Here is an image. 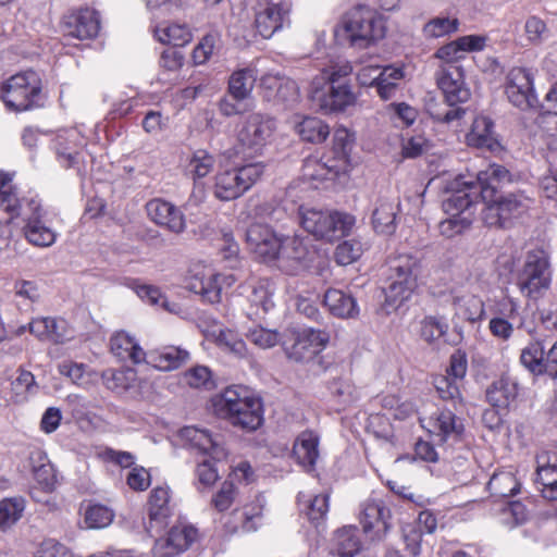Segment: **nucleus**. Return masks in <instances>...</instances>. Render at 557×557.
I'll return each instance as SVG.
<instances>
[{
	"instance_id": "nucleus-1",
	"label": "nucleus",
	"mask_w": 557,
	"mask_h": 557,
	"mask_svg": "<svg viewBox=\"0 0 557 557\" xmlns=\"http://www.w3.org/2000/svg\"><path fill=\"white\" fill-rule=\"evenodd\" d=\"M212 408L216 416L228 420L233 425L253 431L262 421V404L250 397L247 388L240 385L226 387L212 398Z\"/></svg>"
},
{
	"instance_id": "nucleus-2",
	"label": "nucleus",
	"mask_w": 557,
	"mask_h": 557,
	"mask_svg": "<svg viewBox=\"0 0 557 557\" xmlns=\"http://www.w3.org/2000/svg\"><path fill=\"white\" fill-rule=\"evenodd\" d=\"M385 30L381 14L367 5H357L343 16L336 36L343 35L354 47L366 48L382 39Z\"/></svg>"
},
{
	"instance_id": "nucleus-3",
	"label": "nucleus",
	"mask_w": 557,
	"mask_h": 557,
	"mask_svg": "<svg viewBox=\"0 0 557 557\" xmlns=\"http://www.w3.org/2000/svg\"><path fill=\"white\" fill-rule=\"evenodd\" d=\"M299 222L315 239L334 242L346 236L355 224V218L345 212L300 207Z\"/></svg>"
},
{
	"instance_id": "nucleus-4",
	"label": "nucleus",
	"mask_w": 557,
	"mask_h": 557,
	"mask_svg": "<svg viewBox=\"0 0 557 557\" xmlns=\"http://www.w3.org/2000/svg\"><path fill=\"white\" fill-rule=\"evenodd\" d=\"M436 82L443 92L445 102L450 109L444 112H432L433 119L444 123L460 120L466 111L458 106L467 102L471 96L470 89L465 83L462 69L456 64H447L437 72Z\"/></svg>"
},
{
	"instance_id": "nucleus-5",
	"label": "nucleus",
	"mask_w": 557,
	"mask_h": 557,
	"mask_svg": "<svg viewBox=\"0 0 557 557\" xmlns=\"http://www.w3.org/2000/svg\"><path fill=\"white\" fill-rule=\"evenodd\" d=\"M419 263L410 256H399L391 261L388 285L385 288V309H397L417 287Z\"/></svg>"
},
{
	"instance_id": "nucleus-6",
	"label": "nucleus",
	"mask_w": 557,
	"mask_h": 557,
	"mask_svg": "<svg viewBox=\"0 0 557 557\" xmlns=\"http://www.w3.org/2000/svg\"><path fill=\"white\" fill-rule=\"evenodd\" d=\"M0 98L10 111H26L39 106L41 79L35 71L15 74L0 88Z\"/></svg>"
},
{
	"instance_id": "nucleus-7",
	"label": "nucleus",
	"mask_w": 557,
	"mask_h": 557,
	"mask_svg": "<svg viewBox=\"0 0 557 557\" xmlns=\"http://www.w3.org/2000/svg\"><path fill=\"white\" fill-rule=\"evenodd\" d=\"M552 272L547 253L542 249L528 251L516 274V285L531 299L541 297L550 285Z\"/></svg>"
},
{
	"instance_id": "nucleus-8",
	"label": "nucleus",
	"mask_w": 557,
	"mask_h": 557,
	"mask_svg": "<svg viewBox=\"0 0 557 557\" xmlns=\"http://www.w3.org/2000/svg\"><path fill=\"white\" fill-rule=\"evenodd\" d=\"M263 171V164L258 162L218 173L213 187L214 196L222 201L240 197L260 180Z\"/></svg>"
},
{
	"instance_id": "nucleus-9",
	"label": "nucleus",
	"mask_w": 557,
	"mask_h": 557,
	"mask_svg": "<svg viewBox=\"0 0 557 557\" xmlns=\"http://www.w3.org/2000/svg\"><path fill=\"white\" fill-rule=\"evenodd\" d=\"M310 98L324 113L344 111L356 102V96L348 84H327L320 79L312 81Z\"/></svg>"
},
{
	"instance_id": "nucleus-10",
	"label": "nucleus",
	"mask_w": 557,
	"mask_h": 557,
	"mask_svg": "<svg viewBox=\"0 0 557 557\" xmlns=\"http://www.w3.org/2000/svg\"><path fill=\"white\" fill-rule=\"evenodd\" d=\"M508 101L522 111L536 109L539 99L533 88V75L524 67H512L505 83Z\"/></svg>"
},
{
	"instance_id": "nucleus-11",
	"label": "nucleus",
	"mask_w": 557,
	"mask_h": 557,
	"mask_svg": "<svg viewBox=\"0 0 557 557\" xmlns=\"http://www.w3.org/2000/svg\"><path fill=\"white\" fill-rule=\"evenodd\" d=\"M275 131V121L262 113L247 115L238 131V143L245 150L260 152Z\"/></svg>"
},
{
	"instance_id": "nucleus-12",
	"label": "nucleus",
	"mask_w": 557,
	"mask_h": 557,
	"mask_svg": "<svg viewBox=\"0 0 557 557\" xmlns=\"http://www.w3.org/2000/svg\"><path fill=\"white\" fill-rule=\"evenodd\" d=\"M330 335L322 330L304 329L290 347L286 349L288 359L304 364L320 363V354L326 347Z\"/></svg>"
},
{
	"instance_id": "nucleus-13",
	"label": "nucleus",
	"mask_w": 557,
	"mask_h": 557,
	"mask_svg": "<svg viewBox=\"0 0 557 557\" xmlns=\"http://www.w3.org/2000/svg\"><path fill=\"white\" fill-rule=\"evenodd\" d=\"M525 200V198L515 194L494 197L484 202L482 219L488 226L504 227L511 219L519 216L527 210Z\"/></svg>"
},
{
	"instance_id": "nucleus-14",
	"label": "nucleus",
	"mask_w": 557,
	"mask_h": 557,
	"mask_svg": "<svg viewBox=\"0 0 557 557\" xmlns=\"http://www.w3.org/2000/svg\"><path fill=\"white\" fill-rule=\"evenodd\" d=\"M198 539V530L188 523L173 525L166 536L158 539L152 548L154 557H175L187 550Z\"/></svg>"
},
{
	"instance_id": "nucleus-15",
	"label": "nucleus",
	"mask_w": 557,
	"mask_h": 557,
	"mask_svg": "<svg viewBox=\"0 0 557 557\" xmlns=\"http://www.w3.org/2000/svg\"><path fill=\"white\" fill-rule=\"evenodd\" d=\"M29 213L24 216L23 234L26 240L36 247H50L55 243L57 233L47 225L39 200L32 198L27 202Z\"/></svg>"
},
{
	"instance_id": "nucleus-16",
	"label": "nucleus",
	"mask_w": 557,
	"mask_h": 557,
	"mask_svg": "<svg viewBox=\"0 0 557 557\" xmlns=\"http://www.w3.org/2000/svg\"><path fill=\"white\" fill-rule=\"evenodd\" d=\"M290 5L285 1H269L259 4L255 14L257 32L265 39L271 38L276 32L288 26Z\"/></svg>"
},
{
	"instance_id": "nucleus-17",
	"label": "nucleus",
	"mask_w": 557,
	"mask_h": 557,
	"mask_svg": "<svg viewBox=\"0 0 557 557\" xmlns=\"http://www.w3.org/2000/svg\"><path fill=\"white\" fill-rule=\"evenodd\" d=\"M246 240L251 251L263 262L278 259L282 240L268 225L251 224L246 232Z\"/></svg>"
},
{
	"instance_id": "nucleus-18",
	"label": "nucleus",
	"mask_w": 557,
	"mask_h": 557,
	"mask_svg": "<svg viewBox=\"0 0 557 557\" xmlns=\"http://www.w3.org/2000/svg\"><path fill=\"white\" fill-rule=\"evenodd\" d=\"M475 190L469 186L461 185L459 176L451 182L447 189V196L443 200L442 207L447 215L468 216L473 219L475 206L479 201Z\"/></svg>"
},
{
	"instance_id": "nucleus-19",
	"label": "nucleus",
	"mask_w": 557,
	"mask_h": 557,
	"mask_svg": "<svg viewBox=\"0 0 557 557\" xmlns=\"http://www.w3.org/2000/svg\"><path fill=\"white\" fill-rule=\"evenodd\" d=\"M149 219L169 232L180 235L186 230V218L174 203L163 199H152L146 205Z\"/></svg>"
},
{
	"instance_id": "nucleus-20",
	"label": "nucleus",
	"mask_w": 557,
	"mask_h": 557,
	"mask_svg": "<svg viewBox=\"0 0 557 557\" xmlns=\"http://www.w3.org/2000/svg\"><path fill=\"white\" fill-rule=\"evenodd\" d=\"M180 437L184 444L200 454L209 455L213 460H222L226 457V450L219 435H212L206 429L185 426L180 431Z\"/></svg>"
},
{
	"instance_id": "nucleus-21",
	"label": "nucleus",
	"mask_w": 557,
	"mask_h": 557,
	"mask_svg": "<svg viewBox=\"0 0 557 557\" xmlns=\"http://www.w3.org/2000/svg\"><path fill=\"white\" fill-rule=\"evenodd\" d=\"M62 29L65 36L79 40L94 38L100 29L99 14L89 8L72 12L64 16Z\"/></svg>"
},
{
	"instance_id": "nucleus-22",
	"label": "nucleus",
	"mask_w": 557,
	"mask_h": 557,
	"mask_svg": "<svg viewBox=\"0 0 557 557\" xmlns=\"http://www.w3.org/2000/svg\"><path fill=\"white\" fill-rule=\"evenodd\" d=\"M466 141L470 147L494 153L502 150V145L494 131V122L484 115H479L473 120L471 128L466 135Z\"/></svg>"
},
{
	"instance_id": "nucleus-23",
	"label": "nucleus",
	"mask_w": 557,
	"mask_h": 557,
	"mask_svg": "<svg viewBox=\"0 0 557 557\" xmlns=\"http://www.w3.org/2000/svg\"><path fill=\"white\" fill-rule=\"evenodd\" d=\"M169 491L164 487L152 490L149 497L148 521L145 522L146 532L153 536L166 524L170 517Z\"/></svg>"
},
{
	"instance_id": "nucleus-24",
	"label": "nucleus",
	"mask_w": 557,
	"mask_h": 557,
	"mask_svg": "<svg viewBox=\"0 0 557 557\" xmlns=\"http://www.w3.org/2000/svg\"><path fill=\"white\" fill-rule=\"evenodd\" d=\"M430 432L445 443L449 440L458 441L465 430L462 420L449 408H443L430 418Z\"/></svg>"
},
{
	"instance_id": "nucleus-25",
	"label": "nucleus",
	"mask_w": 557,
	"mask_h": 557,
	"mask_svg": "<svg viewBox=\"0 0 557 557\" xmlns=\"http://www.w3.org/2000/svg\"><path fill=\"white\" fill-rule=\"evenodd\" d=\"M86 146V140L77 131L66 132V136H58L55 140V153L62 166L74 168L83 161L82 149Z\"/></svg>"
},
{
	"instance_id": "nucleus-26",
	"label": "nucleus",
	"mask_w": 557,
	"mask_h": 557,
	"mask_svg": "<svg viewBox=\"0 0 557 557\" xmlns=\"http://www.w3.org/2000/svg\"><path fill=\"white\" fill-rule=\"evenodd\" d=\"M389 509L382 500L368 499L361 505L360 523L363 532L369 533L376 529V533L385 532L388 528Z\"/></svg>"
},
{
	"instance_id": "nucleus-27",
	"label": "nucleus",
	"mask_w": 557,
	"mask_h": 557,
	"mask_svg": "<svg viewBox=\"0 0 557 557\" xmlns=\"http://www.w3.org/2000/svg\"><path fill=\"white\" fill-rule=\"evenodd\" d=\"M189 359V352L181 347L166 346L146 352L145 362L160 371H172Z\"/></svg>"
},
{
	"instance_id": "nucleus-28",
	"label": "nucleus",
	"mask_w": 557,
	"mask_h": 557,
	"mask_svg": "<svg viewBox=\"0 0 557 557\" xmlns=\"http://www.w3.org/2000/svg\"><path fill=\"white\" fill-rule=\"evenodd\" d=\"M112 354L122 361L129 360L135 364L145 362L146 352L137 341L124 331L116 332L110 339Z\"/></svg>"
},
{
	"instance_id": "nucleus-29",
	"label": "nucleus",
	"mask_w": 557,
	"mask_h": 557,
	"mask_svg": "<svg viewBox=\"0 0 557 557\" xmlns=\"http://www.w3.org/2000/svg\"><path fill=\"white\" fill-rule=\"evenodd\" d=\"M323 304L337 318L355 319L359 315L357 300L341 289H327L324 294Z\"/></svg>"
},
{
	"instance_id": "nucleus-30",
	"label": "nucleus",
	"mask_w": 557,
	"mask_h": 557,
	"mask_svg": "<svg viewBox=\"0 0 557 557\" xmlns=\"http://www.w3.org/2000/svg\"><path fill=\"white\" fill-rule=\"evenodd\" d=\"M233 282L232 275L211 274L206 278L195 277L189 288L195 294H199L205 301L218 304L221 301L223 283L231 286Z\"/></svg>"
},
{
	"instance_id": "nucleus-31",
	"label": "nucleus",
	"mask_w": 557,
	"mask_h": 557,
	"mask_svg": "<svg viewBox=\"0 0 557 557\" xmlns=\"http://www.w3.org/2000/svg\"><path fill=\"white\" fill-rule=\"evenodd\" d=\"M319 437L312 431H304L296 438L293 447L294 456L299 465L311 471L319 457Z\"/></svg>"
},
{
	"instance_id": "nucleus-32",
	"label": "nucleus",
	"mask_w": 557,
	"mask_h": 557,
	"mask_svg": "<svg viewBox=\"0 0 557 557\" xmlns=\"http://www.w3.org/2000/svg\"><path fill=\"white\" fill-rule=\"evenodd\" d=\"M398 203L379 199L372 213V225L376 233L391 235L396 230Z\"/></svg>"
},
{
	"instance_id": "nucleus-33",
	"label": "nucleus",
	"mask_w": 557,
	"mask_h": 557,
	"mask_svg": "<svg viewBox=\"0 0 557 557\" xmlns=\"http://www.w3.org/2000/svg\"><path fill=\"white\" fill-rule=\"evenodd\" d=\"M517 384L508 377L493 382L486 391L487 401L498 408H506L517 397Z\"/></svg>"
},
{
	"instance_id": "nucleus-34",
	"label": "nucleus",
	"mask_w": 557,
	"mask_h": 557,
	"mask_svg": "<svg viewBox=\"0 0 557 557\" xmlns=\"http://www.w3.org/2000/svg\"><path fill=\"white\" fill-rule=\"evenodd\" d=\"M333 542V549L339 557H354L361 549L358 530L355 527H344L337 530Z\"/></svg>"
},
{
	"instance_id": "nucleus-35",
	"label": "nucleus",
	"mask_w": 557,
	"mask_h": 557,
	"mask_svg": "<svg viewBox=\"0 0 557 557\" xmlns=\"http://www.w3.org/2000/svg\"><path fill=\"white\" fill-rule=\"evenodd\" d=\"M257 74L253 69H242L234 72L228 81L231 97L237 101L247 99L255 86Z\"/></svg>"
},
{
	"instance_id": "nucleus-36",
	"label": "nucleus",
	"mask_w": 557,
	"mask_h": 557,
	"mask_svg": "<svg viewBox=\"0 0 557 557\" xmlns=\"http://www.w3.org/2000/svg\"><path fill=\"white\" fill-rule=\"evenodd\" d=\"M306 495L304 493H299L298 503L300 506V511L304 512L310 522L315 524L317 527L324 521L327 511H329V495L327 494H319L313 497H308L302 502Z\"/></svg>"
},
{
	"instance_id": "nucleus-37",
	"label": "nucleus",
	"mask_w": 557,
	"mask_h": 557,
	"mask_svg": "<svg viewBox=\"0 0 557 557\" xmlns=\"http://www.w3.org/2000/svg\"><path fill=\"white\" fill-rule=\"evenodd\" d=\"M487 490L495 497H509L520 491V483L511 471H499L492 475Z\"/></svg>"
},
{
	"instance_id": "nucleus-38",
	"label": "nucleus",
	"mask_w": 557,
	"mask_h": 557,
	"mask_svg": "<svg viewBox=\"0 0 557 557\" xmlns=\"http://www.w3.org/2000/svg\"><path fill=\"white\" fill-rule=\"evenodd\" d=\"M296 132L302 140L312 144L323 143L329 134V126L318 117L307 116L295 126Z\"/></svg>"
},
{
	"instance_id": "nucleus-39",
	"label": "nucleus",
	"mask_w": 557,
	"mask_h": 557,
	"mask_svg": "<svg viewBox=\"0 0 557 557\" xmlns=\"http://www.w3.org/2000/svg\"><path fill=\"white\" fill-rule=\"evenodd\" d=\"M30 199H18L12 186L5 185V188L0 190V211L9 214L7 222L12 221L15 216L22 215L23 218L29 213L27 202Z\"/></svg>"
},
{
	"instance_id": "nucleus-40",
	"label": "nucleus",
	"mask_w": 557,
	"mask_h": 557,
	"mask_svg": "<svg viewBox=\"0 0 557 557\" xmlns=\"http://www.w3.org/2000/svg\"><path fill=\"white\" fill-rule=\"evenodd\" d=\"M157 39L162 44L172 45V47H182L191 40V33L185 24H171L169 26L157 28Z\"/></svg>"
},
{
	"instance_id": "nucleus-41",
	"label": "nucleus",
	"mask_w": 557,
	"mask_h": 557,
	"mask_svg": "<svg viewBox=\"0 0 557 557\" xmlns=\"http://www.w3.org/2000/svg\"><path fill=\"white\" fill-rule=\"evenodd\" d=\"M456 313L467 321L474 322L484 313L483 301L474 295H463L454 298Z\"/></svg>"
},
{
	"instance_id": "nucleus-42",
	"label": "nucleus",
	"mask_w": 557,
	"mask_h": 557,
	"mask_svg": "<svg viewBox=\"0 0 557 557\" xmlns=\"http://www.w3.org/2000/svg\"><path fill=\"white\" fill-rule=\"evenodd\" d=\"M25 502L22 497L5 498L0 502V530L5 531L22 517Z\"/></svg>"
},
{
	"instance_id": "nucleus-43",
	"label": "nucleus",
	"mask_w": 557,
	"mask_h": 557,
	"mask_svg": "<svg viewBox=\"0 0 557 557\" xmlns=\"http://www.w3.org/2000/svg\"><path fill=\"white\" fill-rule=\"evenodd\" d=\"M545 356L540 343H531L522 349L520 361L533 374L545 373Z\"/></svg>"
},
{
	"instance_id": "nucleus-44",
	"label": "nucleus",
	"mask_w": 557,
	"mask_h": 557,
	"mask_svg": "<svg viewBox=\"0 0 557 557\" xmlns=\"http://www.w3.org/2000/svg\"><path fill=\"white\" fill-rule=\"evenodd\" d=\"M215 165V158L205 149L196 150L188 164L189 173L193 178L200 180L211 173Z\"/></svg>"
},
{
	"instance_id": "nucleus-45",
	"label": "nucleus",
	"mask_w": 557,
	"mask_h": 557,
	"mask_svg": "<svg viewBox=\"0 0 557 557\" xmlns=\"http://www.w3.org/2000/svg\"><path fill=\"white\" fill-rule=\"evenodd\" d=\"M459 21L447 16H437L430 20L423 26V35L425 38H440L457 32Z\"/></svg>"
},
{
	"instance_id": "nucleus-46",
	"label": "nucleus",
	"mask_w": 557,
	"mask_h": 557,
	"mask_svg": "<svg viewBox=\"0 0 557 557\" xmlns=\"http://www.w3.org/2000/svg\"><path fill=\"white\" fill-rule=\"evenodd\" d=\"M278 261H295L302 262L307 259L309 253L308 248L304 242L298 237H286L282 240Z\"/></svg>"
},
{
	"instance_id": "nucleus-47",
	"label": "nucleus",
	"mask_w": 557,
	"mask_h": 557,
	"mask_svg": "<svg viewBox=\"0 0 557 557\" xmlns=\"http://www.w3.org/2000/svg\"><path fill=\"white\" fill-rule=\"evenodd\" d=\"M34 480L46 492H52L57 483V475L53 466L49 460L39 456L38 462L33 465Z\"/></svg>"
},
{
	"instance_id": "nucleus-48",
	"label": "nucleus",
	"mask_w": 557,
	"mask_h": 557,
	"mask_svg": "<svg viewBox=\"0 0 557 557\" xmlns=\"http://www.w3.org/2000/svg\"><path fill=\"white\" fill-rule=\"evenodd\" d=\"M447 330L448 324L442 318L428 315L420 322V336L428 343L437 341Z\"/></svg>"
},
{
	"instance_id": "nucleus-49",
	"label": "nucleus",
	"mask_w": 557,
	"mask_h": 557,
	"mask_svg": "<svg viewBox=\"0 0 557 557\" xmlns=\"http://www.w3.org/2000/svg\"><path fill=\"white\" fill-rule=\"evenodd\" d=\"M459 182L461 185L473 188V190L476 191L475 195H478L483 202L491 200L494 197L496 198L498 188H502L500 185L496 184V181L488 180L487 184H485L483 181L478 180V175L475 178L472 176L460 175Z\"/></svg>"
},
{
	"instance_id": "nucleus-50",
	"label": "nucleus",
	"mask_w": 557,
	"mask_h": 557,
	"mask_svg": "<svg viewBox=\"0 0 557 557\" xmlns=\"http://www.w3.org/2000/svg\"><path fill=\"white\" fill-rule=\"evenodd\" d=\"M113 511L107 506L95 504L85 511V522L90 529L108 527L113 520Z\"/></svg>"
},
{
	"instance_id": "nucleus-51",
	"label": "nucleus",
	"mask_w": 557,
	"mask_h": 557,
	"mask_svg": "<svg viewBox=\"0 0 557 557\" xmlns=\"http://www.w3.org/2000/svg\"><path fill=\"white\" fill-rule=\"evenodd\" d=\"M184 382L194 388L210 389L214 386L211 370L205 366H196L184 373Z\"/></svg>"
},
{
	"instance_id": "nucleus-52",
	"label": "nucleus",
	"mask_w": 557,
	"mask_h": 557,
	"mask_svg": "<svg viewBox=\"0 0 557 557\" xmlns=\"http://www.w3.org/2000/svg\"><path fill=\"white\" fill-rule=\"evenodd\" d=\"M435 387L440 397L444 400H450L456 410L457 404L462 406L458 381L449 376H440L435 380Z\"/></svg>"
},
{
	"instance_id": "nucleus-53",
	"label": "nucleus",
	"mask_w": 557,
	"mask_h": 557,
	"mask_svg": "<svg viewBox=\"0 0 557 557\" xmlns=\"http://www.w3.org/2000/svg\"><path fill=\"white\" fill-rule=\"evenodd\" d=\"M472 221L473 219L468 216L447 215V219L438 224V230L443 236L453 238L469 228Z\"/></svg>"
},
{
	"instance_id": "nucleus-54",
	"label": "nucleus",
	"mask_w": 557,
	"mask_h": 557,
	"mask_svg": "<svg viewBox=\"0 0 557 557\" xmlns=\"http://www.w3.org/2000/svg\"><path fill=\"white\" fill-rule=\"evenodd\" d=\"M362 253V246L357 240H345L335 249V260L341 265L355 262Z\"/></svg>"
},
{
	"instance_id": "nucleus-55",
	"label": "nucleus",
	"mask_w": 557,
	"mask_h": 557,
	"mask_svg": "<svg viewBox=\"0 0 557 557\" xmlns=\"http://www.w3.org/2000/svg\"><path fill=\"white\" fill-rule=\"evenodd\" d=\"M536 476L537 482L543 486V496L550 500L549 494L554 493L555 487H557V466H539L536 470Z\"/></svg>"
},
{
	"instance_id": "nucleus-56",
	"label": "nucleus",
	"mask_w": 557,
	"mask_h": 557,
	"mask_svg": "<svg viewBox=\"0 0 557 557\" xmlns=\"http://www.w3.org/2000/svg\"><path fill=\"white\" fill-rule=\"evenodd\" d=\"M478 180L487 184L488 180L496 181L502 187L512 182V174L502 164H490L485 170L478 173Z\"/></svg>"
},
{
	"instance_id": "nucleus-57",
	"label": "nucleus",
	"mask_w": 557,
	"mask_h": 557,
	"mask_svg": "<svg viewBox=\"0 0 557 557\" xmlns=\"http://www.w3.org/2000/svg\"><path fill=\"white\" fill-rule=\"evenodd\" d=\"M336 173L334 165L322 163L318 159L308 158L304 163V175L312 180H326Z\"/></svg>"
},
{
	"instance_id": "nucleus-58",
	"label": "nucleus",
	"mask_w": 557,
	"mask_h": 557,
	"mask_svg": "<svg viewBox=\"0 0 557 557\" xmlns=\"http://www.w3.org/2000/svg\"><path fill=\"white\" fill-rule=\"evenodd\" d=\"M235 493L236 488L232 482H223L211 500L213 507L220 512L227 510L234 503Z\"/></svg>"
},
{
	"instance_id": "nucleus-59",
	"label": "nucleus",
	"mask_w": 557,
	"mask_h": 557,
	"mask_svg": "<svg viewBox=\"0 0 557 557\" xmlns=\"http://www.w3.org/2000/svg\"><path fill=\"white\" fill-rule=\"evenodd\" d=\"M12 389L17 397V401L24 400L26 394L34 393L36 385L33 373L21 370L17 377L12 382Z\"/></svg>"
},
{
	"instance_id": "nucleus-60",
	"label": "nucleus",
	"mask_w": 557,
	"mask_h": 557,
	"mask_svg": "<svg viewBox=\"0 0 557 557\" xmlns=\"http://www.w3.org/2000/svg\"><path fill=\"white\" fill-rule=\"evenodd\" d=\"M247 337L251 343L262 349L274 347L278 342V334L275 331L263 327L250 330Z\"/></svg>"
},
{
	"instance_id": "nucleus-61",
	"label": "nucleus",
	"mask_w": 557,
	"mask_h": 557,
	"mask_svg": "<svg viewBox=\"0 0 557 557\" xmlns=\"http://www.w3.org/2000/svg\"><path fill=\"white\" fill-rule=\"evenodd\" d=\"M422 535L423 531L416 524L409 523L403 527V539L410 555L418 556L420 554Z\"/></svg>"
},
{
	"instance_id": "nucleus-62",
	"label": "nucleus",
	"mask_w": 557,
	"mask_h": 557,
	"mask_svg": "<svg viewBox=\"0 0 557 557\" xmlns=\"http://www.w3.org/2000/svg\"><path fill=\"white\" fill-rule=\"evenodd\" d=\"M394 120L400 121L403 126H410L418 116V111L406 102H394L387 107Z\"/></svg>"
},
{
	"instance_id": "nucleus-63",
	"label": "nucleus",
	"mask_w": 557,
	"mask_h": 557,
	"mask_svg": "<svg viewBox=\"0 0 557 557\" xmlns=\"http://www.w3.org/2000/svg\"><path fill=\"white\" fill-rule=\"evenodd\" d=\"M276 99L285 107H293L299 100V90L295 81L286 79L276 89Z\"/></svg>"
},
{
	"instance_id": "nucleus-64",
	"label": "nucleus",
	"mask_w": 557,
	"mask_h": 557,
	"mask_svg": "<svg viewBox=\"0 0 557 557\" xmlns=\"http://www.w3.org/2000/svg\"><path fill=\"white\" fill-rule=\"evenodd\" d=\"M262 504L257 500V503L250 504L246 506L243 510V529L244 531L251 532L256 531L261 523L262 520Z\"/></svg>"
}]
</instances>
